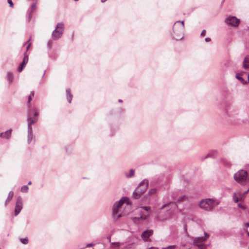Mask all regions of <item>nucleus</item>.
Segmentation results:
<instances>
[{"mask_svg": "<svg viewBox=\"0 0 249 249\" xmlns=\"http://www.w3.org/2000/svg\"><path fill=\"white\" fill-rule=\"evenodd\" d=\"M127 199L126 197H123L119 201L114 203L112 208V216L114 219H117L129 213V212L124 213L121 210L123 204Z\"/></svg>", "mask_w": 249, "mask_h": 249, "instance_id": "obj_1", "label": "nucleus"}, {"mask_svg": "<svg viewBox=\"0 0 249 249\" xmlns=\"http://www.w3.org/2000/svg\"><path fill=\"white\" fill-rule=\"evenodd\" d=\"M173 37L177 40L181 39L183 37L184 21H177L173 26Z\"/></svg>", "mask_w": 249, "mask_h": 249, "instance_id": "obj_2", "label": "nucleus"}, {"mask_svg": "<svg viewBox=\"0 0 249 249\" xmlns=\"http://www.w3.org/2000/svg\"><path fill=\"white\" fill-rule=\"evenodd\" d=\"M248 173L247 171L241 169L234 174V180L241 185H245L247 181Z\"/></svg>", "mask_w": 249, "mask_h": 249, "instance_id": "obj_3", "label": "nucleus"}, {"mask_svg": "<svg viewBox=\"0 0 249 249\" xmlns=\"http://www.w3.org/2000/svg\"><path fill=\"white\" fill-rule=\"evenodd\" d=\"M148 185L147 180H142L134 191L133 193V197L135 199L139 198L146 191Z\"/></svg>", "mask_w": 249, "mask_h": 249, "instance_id": "obj_4", "label": "nucleus"}, {"mask_svg": "<svg viewBox=\"0 0 249 249\" xmlns=\"http://www.w3.org/2000/svg\"><path fill=\"white\" fill-rule=\"evenodd\" d=\"M204 237H192L193 245L197 247L198 249H206V245L204 244L206 240L209 238V235L206 232L204 233Z\"/></svg>", "mask_w": 249, "mask_h": 249, "instance_id": "obj_5", "label": "nucleus"}, {"mask_svg": "<svg viewBox=\"0 0 249 249\" xmlns=\"http://www.w3.org/2000/svg\"><path fill=\"white\" fill-rule=\"evenodd\" d=\"M200 208L206 211L212 210L215 207V202L214 200L211 198H206L202 199L199 203Z\"/></svg>", "mask_w": 249, "mask_h": 249, "instance_id": "obj_6", "label": "nucleus"}, {"mask_svg": "<svg viewBox=\"0 0 249 249\" xmlns=\"http://www.w3.org/2000/svg\"><path fill=\"white\" fill-rule=\"evenodd\" d=\"M64 24L62 22L58 23L56 28L52 33V38L54 40H57L60 38L63 33Z\"/></svg>", "mask_w": 249, "mask_h": 249, "instance_id": "obj_7", "label": "nucleus"}, {"mask_svg": "<svg viewBox=\"0 0 249 249\" xmlns=\"http://www.w3.org/2000/svg\"><path fill=\"white\" fill-rule=\"evenodd\" d=\"M225 22L228 25L237 27L240 23V19L235 16H229L225 19Z\"/></svg>", "mask_w": 249, "mask_h": 249, "instance_id": "obj_8", "label": "nucleus"}, {"mask_svg": "<svg viewBox=\"0 0 249 249\" xmlns=\"http://www.w3.org/2000/svg\"><path fill=\"white\" fill-rule=\"evenodd\" d=\"M22 209V198L18 196L17 198L16 206L15 208V215H17Z\"/></svg>", "mask_w": 249, "mask_h": 249, "instance_id": "obj_9", "label": "nucleus"}, {"mask_svg": "<svg viewBox=\"0 0 249 249\" xmlns=\"http://www.w3.org/2000/svg\"><path fill=\"white\" fill-rule=\"evenodd\" d=\"M153 233V230H146L142 232L141 235V237L144 242H150L151 240L149 239V237L151 236Z\"/></svg>", "mask_w": 249, "mask_h": 249, "instance_id": "obj_10", "label": "nucleus"}, {"mask_svg": "<svg viewBox=\"0 0 249 249\" xmlns=\"http://www.w3.org/2000/svg\"><path fill=\"white\" fill-rule=\"evenodd\" d=\"M245 197L244 193L241 191H237L233 193L232 198L235 203H237L239 201L242 200Z\"/></svg>", "mask_w": 249, "mask_h": 249, "instance_id": "obj_11", "label": "nucleus"}, {"mask_svg": "<svg viewBox=\"0 0 249 249\" xmlns=\"http://www.w3.org/2000/svg\"><path fill=\"white\" fill-rule=\"evenodd\" d=\"M178 205L175 204L173 202H169L166 204H165L162 206L160 208V210H162L164 208H166L167 211H174L176 208H177Z\"/></svg>", "mask_w": 249, "mask_h": 249, "instance_id": "obj_12", "label": "nucleus"}, {"mask_svg": "<svg viewBox=\"0 0 249 249\" xmlns=\"http://www.w3.org/2000/svg\"><path fill=\"white\" fill-rule=\"evenodd\" d=\"M36 8V3L32 4L27 12L28 20L30 21L32 18V14Z\"/></svg>", "mask_w": 249, "mask_h": 249, "instance_id": "obj_13", "label": "nucleus"}, {"mask_svg": "<svg viewBox=\"0 0 249 249\" xmlns=\"http://www.w3.org/2000/svg\"><path fill=\"white\" fill-rule=\"evenodd\" d=\"M27 121L28 123V130H29V128H30L31 130H32V124L35 123V121L31 117L30 110L28 112Z\"/></svg>", "mask_w": 249, "mask_h": 249, "instance_id": "obj_14", "label": "nucleus"}, {"mask_svg": "<svg viewBox=\"0 0 249 249\" xmlns=\"http://www.w3.org/2000/svg\"><path fill=\"white\" fill-rule=\"evenodd\" d=\"M12 129H10L6 131L4 133H1L0 134V137L2 138H5L8 139L10 138L11 135Z\"/></svg>", "mask_w": 249, "mask_h": 249, "instance_id": "obj_15", "label": "nucleus"}, {"mask_svg": "<svg viewBox=\"0 0 249 249\" xmlns=\"http://www.w3.org/2000/svg\"><path fill=\"white\" fill-rule=\"evenodd\" d=\"M243 67L246 70L249 69V55L245 57L243 62Z\"/></svg>", "mask_w": 249, "mask_h": 249, "instance_id": "obj_16", "label": "nucleus"}, {"mask_svg": "<svg viewBox=\"0 0 249 249\" xmlns=\"http://www.w3.org/2000/svg\"><path fill=\"white\" fill-rule=\"evenodd\" d=\"M66 95L68 101L69 103H71L72 98V95L71 93V89H66Z\"/></svg>", "mask_w": 249, "mask_h": 249, "instance_id": "obj_17", "label": "nucleus"}, {"mask_svg": "<svg viewBox=\"0 0 249 249\" xmlns=\"http://www.w3.org/2000/svg\"><path fill=\"white\" fill-rule=\"evenodd\" d=\"M244 73V72H243L241 73H236L235 77L237 79L239 80L242 83L246 84L247 83V82L245 81L244 79L242 77L243 74Z\"/></svg>", "mask_w": 249, "mask_h": 249, "instance_id": "obj_18", "label": "nucleus"}, {"mask_svg": "<svg viewBox=\"0 0 249 249\" xmlns=\"http://www.w3.org/2000/svg\"><path fill=\"white\" fill-rule=\"evenodd\" d=\"M28 142L30 143L33 139V130H31L30 128L28 130Z\"/></svg>", "mask_w": 249, "mask_h": 249, "instance_id": "obj_19", "label": "nucleus"}, {"mask_svg": "<svg viewBox=\"0 0 249 249\" xmlns=\"http://www.w3.org/2000/svg\"><path fill=\"white\" fill-rule=\"evenodd\" d=\"M35 92L34 91H32L28 97V100L27 103V106L28 107H30V102L32 100V97L34 96Z\"/></svg>", "mask_w": 249, "mask_h": 249, "instance_id": "obj_20", "label": "nucleus"}, {"mask_svg": "<svg viewBox=\"0 0 249 249\" xmlns=\"http://www.w3.org/2000/svg\"><path fill=\"white\" fill-rule=\"evenodd\" d=\"M13 196H14V192L13 191H10L9 193L7 198V199L5 201V203L6 204L8 203L10 201V200L13 197Z\"/></svg>", "mask_w": 249, "mask_h": 249, "instance_id": "obj_21", "label": "nucleus"}, {"mask_svg": "<svg viewBox=\"0 0 249 249\" xmlns=\"http://www.w3.org/2000/svg\"><path fill=\"white\" fill-rule=\"evenodd\" d=\"M28 56L26 55V53H24V56L23 59V61L22 62V63L21 65L23 66H25L28 62Z\"/></svg>", "mask_w": 249, "mask_h": 249, "instance_id": "obj_22", "label": "nucleus"}, {"mask_svg": "<svg viewBox=\"0 0 249 249\" xmlns=\"http://www.w3.org/2000/svg\"><path fill=\"white\" fill-rule=\"evenodd\" d=\"M142 209H143L145 211H146L147 212H148L150 210V207H147V206H143V207H141L140 209H139L138 210V212H142V211L141 210Z\"/></svg>", "mask_w": 249, "mask_h": 249, "instance_id": "obj_23", "label": "nucleus"}, {"mask_svg": "<svg viewBox=\"0 0 249 249\" xmlns=\"http://www.w3.org/2000/svg\"><path fill=\"white\" fill-rule=\"evenodd\" d=\"M6 78L9 82H11L13 79L12 74L10 72H7Z\"/></svg>", "mask_w": 249, "mask_h": 249, "instance_id": "obj_24", "label": "nucleus"}, {"mask_svg": "<svg viewBox=\"0 0 249 249\" xmlns=\"http://www.w3.org/2000/svg\"><path fill=\"white\" fill-rule=\"evenodd\" d=\"M20 241L23 244H27L28 243V239L27 237L20 239Z\"/></svg>", "mask_w": 249, "mask_h": 249, "instance_id": "obj_25", "label": "nucleus"}, {"mask_svg": "<svg viewBox=\"0 0 249 249\" xmlns=\"http://www.w3.org/2000/svg\"><path fill=\"white\" fill-rule=\"evenodd\" d=\"M134 175V170L133 169H130L129 171V174H126V176L127 178H131Z\"/></svg>", "mask_w": 249, "mask_h": 249, "instance_id": "obj_26", "label": "nucleus"}, {"mask_svg": "<svg viewBox=\"0 0 249 249\" xmlns=\"http://www.w3.org/2000/svg\"><path fill=\"white\" fill-rule=\"evenodd\" d=\"M188 199V197L186 196H180L178 200H177V202L178 203L180 201H181L183 199Z\"/></svg>", "mask_w": 249, "mask_h": 249, "instance_id": "obj_27", "label": "nucleus"}, {"mask_svg": "<svg viewBox=\"0 0 249 249\" xmlns=\"http://www.w3.org/2000/svg\"><path fill=\"white\" fill-rule=\"evenodd\" d=\"M28 187L27 185L22 186L21 188V191L23 193H26L28 192Z\"/></svg>", "mask_w": 249, "mask_h": 249, "instance_id": "obj_28", "label": "nucleus"}, {"mask_svg": "<svg viewBox=\"0 0 249 249\" xmlns=\"http://www.w3.org/2000/svg\"><path fill=\"white\" fill-rule=\"evenodd\" d=\"M111 244L114 247H118L121 246L123 244V243H121L119 242H112L111 243Z\"/></svg>", "mask_w": 249, "mask_h": 249, "instance_id": "obj_29", "label": "nucleus"}, {"mask_svg": "<svg viewBox=\"0 0 249 249\" xmlns=\"http://www.w3.org/2000/svg\"><path fill=\"white\" fill-rule=\"evenodd\" d=\"M176 248V245H170L167 247H163L162 249H174Z\"/></svg>", "mask_w": 249, "mask_h": 249, "instance_id": "obj_30", "label": "nucleus"}, {"mask_svg": "<svg viewBox=\"0 0 249 249\" xmlns=\"http://www.w3.org/2000/svg\"><path fill=\"white\" fill-rule=\"evenodd\" d=\"M147 214H145L144 215H142L140 217H135V218H138V219H145L147 217Z\"/></svg>", "mask_w": 249, "mask_h": 249, "instance_id": "obj_31", "label": "nucleus"}, {"mask_svg": "<svg viewBox=\"0 0 249 249\" xmlns=\"http://www.w3.org/2000/svg\"><path fill=\"white\" fill-rule=\"evenodd\" d=\"M156 193V190L155 189H151L149 192V193L150 194H154Z\"/></svg>", "mask_w": 249, "mask_h": 249, "instance_id": "obj_32", "label": "nucleus"}, {"mask_svg": "<svg viewBox=\"0 0 249 249\" xmlns=\"http://www.w3.org/2000/svg\"><path fill=\"white\" fill-rule=\"evenodd\" d=\"M7 2L9 4L10 7H13V3L12 0H7Z\"/></svg>", "mask_w": 249, "mask_h": 249, "instance_id": "obj_33", "label": "nucleus"}, {"mask_svg": "<svg viewBox=\"0 0 249 249\" xmlns=\"http://www.w3.org/2000/svg\"><path fill=\"white\" fill-rule=\"evenodd\" d=\"M24 67V66H23V65H21L19 66V67L18 68V71H19V72H21V71H22V70H23V69Z\"/></svg>", "mask_w": 249, "mask_h": 249, "instance_id": "obj_34", "label": "nucleus"}, {"mask_svg": "<svg viewBox=\"0 0 249 249\" xmlns=\"http://www.w3.org/2000/svg\"><path fill=\"white\" fill-rule=\"evenodd\" d=\"M205 35H206V31L205 30H203L202 31L200 35H201V36H205Z\"/></svg>", "mask_w": 249, "mask_h": 249, "instance_id": "obj_35", "label": "nucleus"}, {"mask_svg": "<svg viewBox=\"0 0 249 249\" xmlns=\"http://www.w3.org/2000/svg\"><path fill=\"white\" fill-rule=\"evenodd\" d=\"M238 206L240 208H242L243 209H245V207L242 205V204L240 203L238 204Z\"/></svg>", "mask_w": 249, "mask_h": 249, "instance_id": "obj_36", "label": "nucleus"}, {"mask_svg": "<svg viewBox=\"0 0 249 249\" xmlns=\"http://www.w3.org/2000/svg\"><path fill=\"white\" fill-rule=\"evenodd\" d=\"M211 38H209V37H206L205 38V40L206 41V42H210L211 41Z\"/></svg>", "mask_w": 249, "mask_h": 249, "instance_id": "obj_37", "label": "nucleus"}, {"mask_svg": "<svg viewBox=\"0 0 249 249\" xmlns=\"http://www.w3.org/2000/svg\"><path fill=\"white\" fill-rule=\"evenodd\" d=\"M31 46V43H29L27 46V48H26V51H28V50L29 49V48H30Z\"/></svg>", "mask_w": 249, "mask_h": 249, "instance_id": "obj_38", "label": "nucleus"}, {"mask_svg": "<svg viewBox=\"0 0 249 249\" xmlns=\"http://www.w3.org/2000/svg\"><path fill=\"white\" fill-rule=\"evenodd\" d=\"M249 192V189L244 193L245 196Z\"/></svg>", "mask_w": 249, "mask_h": 249, "instance_id": "obj_39", "label": "nucleus"}, {"mask_svg": "<svg viewBox=\"0 0 249 249\" xmlns=\"http://www.w3.org/2000/svg\"><path fill=\"white\" fill-rule=\"evenodd\" d=\"M211 157V155L210 154H207V155L206 156L205 158H209V157Z\"/></svg>", "mask_w": 249, "mask_h": 249, "instance_id": "obj_40", "label": "nucleus"}, {"mask_svg": "<svg viewBox=\"0 0 249 249\" xmlns=\"http://www.w3.org/2000/svg\"><path fill=\"white\" fill-rule=\"evenodd\" d=\"M93 246V244H88L87 245V247H91V246Z\"/></svg>", "mask_w": 249, "mask_h": 249, "instance_id": "obj_41", "label": "nucleus"}, {"mask_svg": "<svg viewBox=\"0 0 249 249\" xmlns=\"http://www.w3.org/2000/svg\"><path fill=\"white\" fill-rule=\"evenodd\" d=\"M38 115V113L37 111H36L35 113H34V115L35 116H37Z\"/></svg>", "mask_w": 249, "mask_h": 249, "instance_id": "obj_42", "label": "nucleus"}, {"mask_svg": "<svg viewBox=\"0 0 249 249\" xmlns=\"http://www.w3.org/2000/svg\"><path fill=\"white\" fill-rule=\"evenodd\" d=\"M31 40V37L29 38V39L26 42V44H27L29 42V41H30Z\"/></svg>", "mask_w": 249, "mask_h": 249, "instance_id": "obj_43", "label": "nucleus"}, {"mask_svg": "<svg viewBox=\"0 0 249 249\" xmlns=\"http://www.w3.org/2000/svg\"><path fill=\"white\" fill-rule=\"evenodd\" d=\"M118 102H120V103H122V102H123V101H122V100H121V99H119V100H118Z\"/></svg>", "mask_w": 249, "mask_h": 249, "instance_id": "obj_44", "label": "nucleus"}, {"mask_svg": "<svg viewBox=\"0 0 249 249\" xmlns=\"http://www.w3.org/2000/svg\"><path fill=\"white\" fill-rule=\"evenodd\" d=\"M107 0H101V2H104L106 1Z\"/></svg>", "mask_w": 249, "mask_h": 249, "instance_id": "obj_45", "label": "nucleus"}, {"mask_svg": "<svg viewBox=\"0 0 249 249\" xmlns=\"http://www.w3.org/2000/svg\"><path fill=\"white\" fill-rule=\"evenodd\" d=\"M248 82H249V74H248Z\"/></svg>", "mask_w": 249, "mask_h": 249, "instance_id": "obj_46", "label": "nucleus"}, {"mask_svg": "<svg viewBox=\"0 0 249 249\" xmlns=\"http://www.w3.org/2000/svg\"><path fill=\"white\" fill-rule=\"evenodd\" d=\"M32 183L31 181H29L28 183V185H31Z\"/></svg>", "mask_w": 249, "mask_h": 249, "instance_id": "obj_47", "label": "nucleus"}, {"mask_svg": "<svg viewBox=\"0 0 249 249\" xmlns=\"http://www.w3.org/2000/svg\"><path fill=\"white\" fill-rule=\"evenodd\" d=\"M247 227H249V224H247Z\"/></svg>", "mask_w": 249, "mask_h": 249, "instance_id": "obj_48", "label": "nucleus"}, {"mask_svg": "<svg viewBox=\"0 0 249 249\" xmlns=\"http://www.w3.org/2000/svg\"><path fill=\"white\" fill-rule=\"evenodd\" d=\"M248 235L249 236V232L248 233Z\"/></svg>", "mask_w": 249, "mask_h": 249, "instance_id": "obj_49", "label": "nucleus"}, {"mask_svg": "<svg viewBox=\"0 0 249 249\" xmlns=\"http://www.w3.org/2000/svg\"><path fill=\"white\" fill-rule=\"evenodd\" d=\"M0 249H1V248H0Z\"/></svg>", "mask_w": 249, "mask_h": 249, "instance_id": "obj_50", "label": "nucleus"}]
</instances>
